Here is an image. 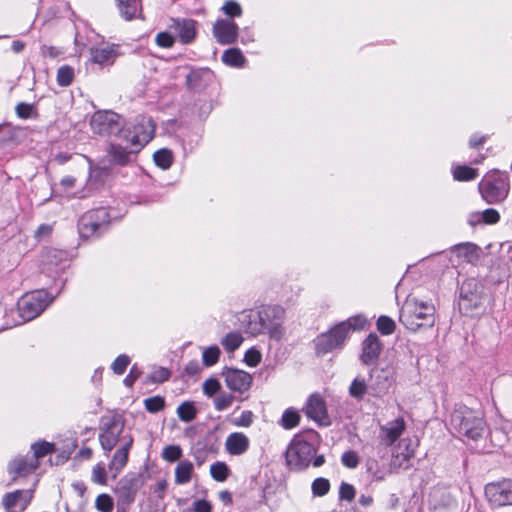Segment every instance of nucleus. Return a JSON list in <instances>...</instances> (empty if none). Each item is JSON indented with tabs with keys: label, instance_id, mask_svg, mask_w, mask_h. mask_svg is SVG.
<instances>
[{
	"label": "nucleus",
	"instance_id": "nucleus-47",
	"mask_svg": "<svg viewBox=\"0 0 512 512\" xmlns=\"http://www.w3.org/2000/svg\"><path fill=\"white\" fill-rule=\"evenodd\" d=\"M113 499L108 494H100L95 501V507L100 512H112Z\"/></svg>",
	"mask_w": 512,
	"mask_h": 512
},
{
	"label": "nucleus",
	"instance_id": "nucleus-22",
	"mask_svg": "<svg viewBox=\"0 0 512 512\" xmlns=\"http://www.w3.org/2000/svg\"><path fill=\"white\" fill-rule=\"evenodd\" d=\"M137 490V480L135 478H122L115 488L118 502L122 505H130L135 500Z\"/></svg>",
	"mask_w": 512,
	"mask_h": 512
},
{
	"label": "nucleus",
	"instance_id": "nucleus-28",
	"mask_svg": "<svg viewBox=\"0 0 512 512\" xmlns=\"http://www.w3.org/2000/svg\"><path fill=\"white\" fill-rule=\"evenodd\" d=\"M39 466V461L31 457H16L9 464V472L19 476L33 473Z\"/></svg>",
	"mask_w": 512,
	"mask_h": 512
},
{
	"label": "nucleus",
	"instance_id": "nucleus-9",
	"mask_svg": "<svg viewBox=\"0 0 512 512\" xmlns=\"http://www.w3.org/2000/svg\"><path fill=\"white\" fill-rule=\"evenodd\" d=\"M315 451L311 443L299 437H294L285 452L287 466L297 471L307 468Z\"/></svg>",
	"mask_w": 512,
	"mask_h": 512
},
{
	"label": "nucleus",
	"instance_id": "nucleus-30",
	"mask_svg": "<svg viewBox=\"0 0 512 512\" xmlns=\"http://www.w3.org/2000/svg\"><path fill=\"white\" fill-rule=\"evenodd\" d=\"M117 2L120 15L126 21L134 19L141 8V0H117Z\"/></svg>",
	"mask_w": 512,
	"mask_h": 512
},
{
	"label": "nucleus",
	"instance_id": "nucleus-26",
	"mask_svg": "<svg viewBox=\"0 0 512 512\" xmlns=\"http://www.w3.org/2000/svg\"><path fill=\"white\" fill-rule=\"evenodd\" d=\"M33 499V490H15L13 492L6 493L2 498V506L6 510H10L15 507L19 502H23L22 510L30 504Z\"/></svg>",
	"mask_w": 512,
	"mask_h": 512
},
{
	"label": "nucleus",
	"instance_id": "nucleus-54",
	"mask_svg": "<svg viewBox=\"0 0 512 512\" xmlns=\"http://www.w3.org/2000/svg\"><path fill=\"white\" fill-rule=\"evenodd\" d=\"M356 490L353 485L342 482L339 488V497L341 500L352 501L355 498Z\"/></svg>",
	"mask_w": 512,
	"mask_h": 512
},
{
	"label": "nucleus",
	"instance_id": "nucleus-45",
	"mask_svg": "<svg viewBox=\"0 0 512 512\" xmlns=\"http://www.w3.org/2000/svg\"><path fill=\"white\" fill-rule=\"evenodd\" d=\"M311 489L314 496L322 497L329 492L330 482L326 478H316L312 483Z\"/></svg>",
	"mask_w": 512,
	"mask_h": 512
},
{
	"label": "nucleus",
	"instance_id": "nucleus-24",
	"mask_svg": "<svg viewBox=\"0 0 512 512\" xmlns=\"http://www.w3.org/2000/svg\"><path fill=\"white\" fill-rule=\"evenodd\" d=\"M250 446L249 438L242 432L229 434L225 441V449L228 454L239 456L247 452Z\"/></svg>",
	"mask_w": 512,
	"mask_h": 512
},
{
	"label": "nucleus",
	"instance_id": "nucleus-15",
	"mask_svg": "<svg viewBox=\"0 0 512 512\" xmlns=\"http://www.w3.org/2000/svg\"><path fill=\"white\" fill-rule=\"evenodd\" d=\"M238 25L231 19H218L213 25V36L221 45L234 44L238 38Z\"/></svg>",
	"mask_w": 512,
	"mask_h": 512
},
{
	"label": "nucleus",
	"instance_id": "nucleus-16",
	"mask_svg": "<svg viewBox=\"0 0 512 512\" xmlns=\"http://www.w3.org/2000/svg\"><path fill=\"white\" fill-rule=\"evenodd\" d=\"M222 375L227 387L232 391L240 393L247 391L253 381L251 374L234 368H224Z\"/></svg>",
	"mask_w": 512,
	"mask_h": 512
},
{
	"label": "nucleus",
	"instance_id": "nucleus-20",
	"mask_svg": "<svg viewBox=\"0 0 512 512\" xmlns=\"http://www.w3.org/2000/svg\"><path fill=\"white\" fill-rule=\"evenodd\" d=\"M406 429L403 417H398L380 426L379 438L385 446L393 445Z\"/></svg>",
	"mask_w": 512,
	"mask_h": 512
},
{
	"label": "nucleus",
	"instance_id": "nucleus-38",
	"mask_svg": "<svg viewBox=\"0 0 512 512\" xmlns=\"http://www.w3.org/2000/svg\"><path fill=\"white\" fill-rule=\"evenodd\" d=\"M153 159L158 167L165 170L172 165L173 155L170 150L163 148L154 153Z\"/></svg>",
	"mask_w": 512,
	"mask_h": 512
},
{
	"label": "nucleus",
	"instance_id": "nucleus-51",
	"mask_svg": "<svg viewBox=\"0 0 512 512\" xmlns=\"http://www.w3.org/2000/svg\"><path fill=\"white\" fill-rule=\"evenodd\" d=\"M222 11L230 17H240L242 15L240 4L233 0L226 1L222 7Z\"/></svg>",
	"mask_w": 512,
	"mask_h": 512
},
{
	"label": "nucleus",
	"instance_id": "nucleus-31",
	"mask_svg": "<svg viewBox=\"0 0 512 512\" xmlns=\"http://www.w3.org/2000/svg\"><path fill=\"white\" fill-rule=\"evenodd\" d=\"M349 395L357 401H362L367 393H370L369 384L366 383L365 378L357 376L353 379L349 386Z\"/></svg>",
	"mask_w": 512,
	"mask_h": 512
},
{
	"label": "nucleus",
	"instance_id": "nucleus-4",
	"mask_svg": "<svg viewBox=\"0 0 512 512\" xmlns=\"http://www.w3.org/2000/svg\"><path fill=\"white\" fill-rule=\"evenodd\" d=\"M451 427L460 435L472 440L482 437L486 422L481 412L465 405H456L450 417Z\"/></svg>",
	"mask_w": 512,
	"mask_h": 512
},
{
	"label": "nucleus",
	"instance_id": "nucleus-62",
	"mask_svg": "<svg viewBox=\"0 0 512 512\" xmlns=\"http://www.w3.org/2000/svg\"><path fill=\"white\" fill-rule=\"evenodd\" d=\"M52 232V226L49 224H41L35 231V238L41 240L49 236Z\"/></svg>",
	"mask_w": 512,
	"mask_h": 512
},
{
	"label": "nucleus",
	"instance_id": "nucleus-35",
	"mask_svg": "<svg viewBox=\"0 0 512 512\" xmlns=\"http://www.w3.org/2000/svg\"><path fill=\"white\" fill-rule=\"evenodd\" d=\"M478 176V170L466 165L456 166L453 170V177L457 181H471Z\"/></svg>",
	"mask_w": 512,
	"mask_h": 512
},
{
	"label": "nucleus",
	"instance_id": "nucleus-32",
	"mask_svg": "<svg viewBox=\"0 0 512 512\" xmlns=\"http://www.w3.org/2000/svg\"><path fill=\"white\" fill-rule=\"evenodd\" d=\"M193 472V464L188 460H182L175 469V482L186 484L190 481Z\"/></svg>",
	"mask_w": 512,
	"mask_h": 512
},
{
	"label": "nucleus",
	"instance_id": "nucleus-43",
	"mask_svg": "<svg viewBox=\"0 0 512 512\" xmlns=\"http://www.w3.org/2000/svg\"><path fill=\"white\" fill-rule=\"evenodd\" d=\"M376 326L382 335H391L396 327L394 320L384 315L378 318Z\"/></svg>",
	"mask_w": 512,
	"mask_h": 512
},
{
	"label": "nucleus",
	"instance_id": "nucleus-57",
	"mask_svg": "<svg viewBox=\"0 0 512 512\" xmlns=\"http://www.w3.org/2000/svg\"><path fill=\"white\" fill-rule=\"evenodd\" d=\"M482 221L485 224H496L500 219V214L497 210L489 208L481 212Z\"/></svg>",
	"mask_w": 512,
	"mask_h": 512
},
{
	"label": "nucleus",
	"instance_id": "nucleus-19",
	"mask_svg": "<svg viewBox=\"0 0 512 512\" xmlns=\"http://www.w3.org/2000/svg\"><path fill=\"white\" fill-rule=\"evenodd\" d=\"M138 152L139 150L136 147L128 143L127 146L112 143L107 150L110 162L119 166H126L132 163Z\"/></svg>",
	"mask_w": 512,
	"mask_h": 512
},
{
	"label": "nucleus",
	"instance_id": "nucleus-18",
	"mask_svg": "<svg viewBox=\"0 0 512 512\" xmlns=\"http://www.w3.org/2000/svg\"><path fill=\"white\" fill-rule=\"evenodd\" d=\"M434 512H457V503L452 494L444 488H434L429 494Z\"/></svg>",
	"mask_w": 512,
	"mask_h": 512
},
{
	"label": "nucleus",
	"instance_id": "nucleus-8",
	"mask_svg": "<svg viewBox=\"0 0 512 512\" xmlns=\"http://www.w3.org/2000/svg\"><path fill=\"white\" fill-rule=\"evenodd\" d=\"M53 301L46 290H36L23 295L17 305L21 318L31 321L38 317Z\"/></svg>",
	"mask_w": 512,
	"mask_h": 512
},
{
	"label": "nucleus",
	"instance_id": "nucleus-60",
	"mask_svg": "<svg viewBox=\"0 0 512 512\" xmlns=\"http://www.w3.org/2000/svg\"><path fill=\"white\" fill-rule=\"evenodd\" d=\"M106 470L105 468L98 464L96 465L94 468H93V471H92V480L95 482V483H98V484H105L106 483Z\"/></svg>",
	"mask_w": 512,
	"mask_h": 512
},
{
	"label": "nucleus",
	"instance_id": "nucleus-34",
	"mask_svg": "<svg viewBox=\"0 0 512 512\" xmlns=\"http://www.w3.org/2000/svg\"><path fill=\"white\" fill-rule=\"evenodd\" d=\"M177 415L183 422H191L196 418L197 410L193 402L185 401L177 408Z\"/></svg>",
	"mask_w": 512,
	"mask_h": 512
},
{
	"label": "nucleus",
	"instance_id": "nucleus-39",
	"mask_svg": "<svg viewBox=\"0 0 512 512\" xmlns=\"http://www.w3.org/2000/svg\"><path fill=\"white\" fill-rule=\"evenodd\" d=\"M300 415L294 409H286L282 415L280 424L285 429H292L299 424Z\"/></svg>",
	"mask_w": 512,
	"mask_h": 512
},
{
	"label": "nucleus",
	"instance_id": "nucleus-52",
	"mask_svg": "<svg viewBox=\"0 0 512 512\" xmlns=\"http://www.w3.org/2000/svg\"><path fill=\"white\" fill-rule=\"evenodd\" d=\"M234 397L231 394H221L214 399V406L217 411H223L230 407Z\"/></svg>",
	"mask_w": 512,
	"mask_h": 512
},
{
	"label": "nucleus",
	"instance_id": "nucleus-50",
	"mask_svg": "<svg viewBox=\"0 0 512 512\" xmlns=\"http://www.w3.org/2000/svg\"><path fill=\"white\" fill-rule=\"evenodd\" d=\"M170 378V371L164 367L156 368L148 377L151 383H163Z\"/></svg>",
	"mask_w": 512,
	"mask_h": 512
},
{
	"label": "nucleus",
	"instance_id": "nucleus-13",
	"mask_svg": "<svg viewBox=\"0 0 512 512\" xmlns=\"http://www.w3.org/2000/svg\"><path fill=\"white\" fill-rule=\"evenodd\" d=\"M485 496L492 506L512 505V480L488 483L485 486Z\"/></svg>",
	"mask_w": 512,
	"mask_h": 512
},
{
	"label": "nucleus",
	"instance_id": "nucleus-10",
	"mask_svg": "<svg viewBox=\"0 0 512 512\" xmlns=\"http://www.w3.org/2000/svg\"><path fill=\"white\" fill-rule=\"evenodd\" d=\"M90 126L95 134L101 136H117L122 139L124 123L122 118L112 111H97L90 120Z\"/></svg>",
	"mask_w": 512,
	"mask_h": 512
},
{
	"label": "nucleus",
	"instance_id": "nucleus-55",
	"mask_svg": "<svg viewBox=\"0 0 512 512\" xmlns=\"http://www.w3.org/2000/svg\"><path fill=\"white\" fill-rule=\"evenodd\" d=\"M155 42L162 48H170L173 46L175 40L171 34L167 32H160L156 35Z\"/></svg>",
	"mask_w": 512,
	"mask_h": 512
},
{
	"label": "nucleus",
	"instance_id": "nucleus-42",
	"mask_svg": "<svg viewBox=\"0 0 512 512\" xmlns=\"http://www.w3.org/2000/svg\"><path fill=\"white\" fill-rule=\"evenodd\" d=\"M220 353V349L216 345L206 348L202 354L203 364L207 367L213 366L218 362Z\"/></svg>",
	"mask_w": 512,
	"mask_h": 512
},
{
	"label": "nucleus",
	"instance_id": "nucleus-2",
	"mask_svg": "<svg viewBox=\"0 0 512 512\" xmlns=\"http://www.w3.org/2000/svg\"><path fill=\"white\" fill-rule=\"evenodd\" d=\"M399 320L411 331L432 327L435 323V308L432 304L409 295L401 307Z\"/></svg>",
	"mask_w": 512,
	"mask_h": 512
},
{
	"label": "nucleus",
	"instance_id": "nucleus-23",
	"mask_svg": "<svg viewBox=\"0 0 512 512\" xmlns=\"http://www.w3.org/2000/svg\"><path fill=\"white\" fill-rule=\"evenodd\" d=\"M133 441V436H125L123 438V445H121L114 453L109 463V469L115 472L114 477H116V475L126 466Z\"/></svg>",
	"mask_w": 512,
	"mask_h": 512
},
{
	"label": "nucleus",
	"instance_id": "nucleus-27",
	"mask_svg": "<svg viewBox=\"0 0 512 512\" xmlns=\"http://www.w3.org/2000/svg\"><path fill=\"white\" fill-rule=\"evenodd\" d=\"M451 251L461 262L474 264L479 260V247L472 242L456 244Z\"/></svg>",
	"mask_w": 512,
	"mask_h": 512
},
{
	"label": "nucleus",
	"instance_id": "nucleus-44",
	"mask_svg": "<svg viewBox=\"0 0 512 512\" xmlns=\"http://www.w3.org/2000/svg\"><path fill=\"white\" fill-rule=\"evenodd\" d=\"M16 115L21 119L33 118L37 115V110L33 104L20 102L15 107Z\"/></svg>",
	"mask_w": 512,
	"mask_h": 512
},
{
	"label": "nucleus",
	"instance_id": "nucleus-1",
	"mask_svg": "<svg viewBox=\"0 0 512 512\" xmlns=\"http://www.w3.org/2000/svg\"><path fill=\"white\" fill-rule=\"evenodd\" d=\"M285 310L279 305L264 306L260 310L245 315V332L251 336L267 334L274 341H281L285 335L283 326Z\"/></svg>",
	"mask_w": 512,
	"mask_h": 512
},
{
	"label": "nucleus",
	"instance_id": "nucleus-11",
	"mask_svg": "<svg viewBox=\"0 0 512 512\" xmlns=\"http://www.w3.org/2000/svg\"><path fill=\"white\" fill-rule=\"evenodd\" d=\"M154 133L155 124L152 119L150 117L141 116L136 118L133 130L124 127L122 139L140 151L153 139Z\"/></svg>",
	"mask_w": 512,
	"mask_h": 512
},
{
	"label": "nucleus",
	"instance_id": "nucleus-17",
	"mask_svg": "<svg viewBox=\"0 0 512 512\" xmlns=\"http://www.w3.org/2000/svg\"><path fill=\"white\" fill-rule=\"evenodd\" d=\"M305 414L308 418L313 419L320 425L327 426L330 424L326 404L320 394H312L306 403Z\"/></svg>",
	"mask_w": 512,
	"mask_h": 512
},
{
	"label": "nucleus",
	"instance_id": "nucleus-53",
	"mask_svg": "<svg viewBox=\"0 0 512 512\" xmlns=\"http://www.w3.org/2000/svg\"><path fill=\"white\" fill-rule=\"evenodd\" d=\"M261 358V353L255 348L248 349L244 355V361L250 367H256L261 362Z\"/></svg>",
	"mask_w": 512,
	"mask_h": 512
},
{
	"label": "nucleus",
	"instance_id": "nucleus-58",
	"mask_svg": "<svg viewBox=\"0 0 512 512\" xmlns=\"http://www.w3.org/2000/svg\"><path fill=\"white\" fill-rule=\"evenodd\" d=\"M219 390L220 383L214 378L207 379L203 384V392L208 396L216 394Z\"/></svg>",
	"mask_w": 512,
	"mask_h": 512
},
{
	"label": "nucleus",
	"instance_id": "nucleus-12",
	"mask_svg": "<svg viewBox=\"0 0 512 512\" xmlns=\"http://www.w3.org/2000/svg\"><path fill=\"white\" fill-rule=\"evenodd\" d=\"M109 221V214L103 207L84 213L78 221L80 236L89 238L101 234Z\"/></svg>",
	"mask_w": 512,
	"mask_h": 512
},
{
	"label": "nucleus",
	"instance_id": "nucleus-59",
	"mask_svg": "<svg viewBox=\"0 0 512 512\" xmlns=\"http://www.w3.org/2000/svg\"><path fill=\"white\" fill-rule=\"evenodd\" d=\"M253 422V413L251 411H243L241 415L234 420V425L238 427H249Z\"/></svg>",
	"mask_w": 512,
	"mask_h": 512
},
{
	"label": "nucleus",
	"instance_id": "nucleus-64",
	"mask_svg": "<svg viewBox=\"0 0 512 512\" xmlns=\"http://www.w3.org/2000/svg\"><path fill=\"white\" fill-rule=\"evenodd\" d=\"M467 221L471 226H476L477 224L483 222L481 212L470 213Z\"/></svg>",
	"mask_w": 512,
	"mask_h": 512
},
{
	"label": "nucleus",
	"instance_id": "nucleus-41",
	"mask_svg": "<svg viewBox=\"0 0 512 512\" xmlns=\"http://www.w3.org/2000/svg\"><path fill=\"white\" fill-rule=\"evenodd\" d=\"M74 78V70L70 66H62L57 71V83L62 87L69 86Z\"/></svg>",
	"mask_w": 512,
	"mask_h": 512
},
{
	"label": "nucleus",
	"instance_id": "nucleus-46",
	"mask_svg": "<svg viewBox=\"0 0 512 512\" xmlns=\"http://www.w3.org/2000/svg\"><path fill=\"white\" fill-rule=\"evenodd\" d=\"M145 408L150 413H157L164 409L165 400L161 396H153L144 400Z\"/></svg>",
	"mask_w": 512,
	"mask_h": 512
},
{
	"label": "nucleus",
	"instance_id": "nucleus-37",
	"mask_svg": "<svg viewBox=\"0 0 512 512\" xmlns=\"http://www.w3.org/2000/svg\"><path fill=\"white\" fill-rule=\"evenodd\" d=\"M242 342L243 337L238 332H230L227 335H225L221 340V344L228 352H233L236 349H238Z\"/></svg>",
	"mask_w": 512,
	"mask_h": 512
},
{
	"label": "nucleus",
	"instance_id": "nucleus-6",
	"mask_svg": "<svg viewBox=\"0 0 512 512\" xmlns=\"http://www.w3.org/2000/svg\"><path fill=\"white\" fill-rule=\"evenodd\" d=\"M479 192L488 204L504 201L510 190V179L507 172L489 171L478 184Z\"/></svg>",
	"mask_w": 512,
	"mask_h": 512
},
{
	"label": "nucleus",
	"instance_id": "nucleus-48",
	"mask_svg": "<svg viewBox=\"0 0 512 512\" xmlns=\"http://www.w3.org/2000/svg\"><path fill=\"white\" fill-rule=\"evenodd\" d=\"M182 456V449L178 445H168L163 449L162 457L168 462L178 461Z\"/></svg>",
	"mask_w": 512,
	"mask_h": 512
},
{
	"label": "nucleus",
	"instance_id": "nucleus-40",
	"mask_svg": "<svg viewBox=\"0 0 512 512\" xmlns=\"http://www.w3.org/2000/svg\"><path fill=\"white\" fill-rule=\"evenodd\" d=\"M229 472V468L224 462H215L210 467L211 477L218 482L225 481L229 476Z\"/></svg>",
	"mask_w": 512,
	"mask_h": 512
},
{
	"label": "nucleus",
	"instance_id": "nucleus-5",
	"mask_svg": "<svg viewBox=\"0 0 512 512\" xmlns=\"http://www.w3.org/2000/svg\"><path fill=\"white\" fill-rule=\"evenodd\" d=\"M99 430L98 439L106 456L118 443L120 446L123 445V438L125 436H132L130 433H125V420L118 413L102 416Z\"/></svg>",
	"mask_w": 512,
	"mask_h": 512
},
{
	"label": "nucleus",
	"instance_id": "nucleus-63",
	"mask_svg": "<svg viewBox=\"0 0 512 512\" xmlns=\"http://www.w3.org/2000/svg\"><path fill=\"white\" fill-rule=\"evenodd\" d=\"M212 506L206 500H196L194 502V512H211Z\"/></svg>",
	"mask_w": 512,
	"mask_h": 512
},
{
	"label": "nucleus",
	"instance_id": "nucleus-56",
	"mask_svg": "<svg viewBox=\"0 0 512 512\" xmlns=\"http://www.w3.org/2000/svg\"><path fill=\"white\" fill-rule=\"evenodd\" d=\"M342 464L348 468H356L359 463V458L356 452L346 451L341 457Z\"/></svg>",
	"mask_w": 512,
	"mask_h": 512
},
{
	"label": "nucleus",
	"instance_id": "nucleus-7",
	"mask_svg": "<svg viewBox=\"0 0 512 512\" xmlns=\"http://www.w3.org/2000/svg\"><path fill=\"white\" fill-rule=\"evenodd\" d=\"M484 302L482 284L474 278L465 280L460 288L459 309L467 316H476L480 313Z\"/></svg>",
	"mask_w": 512,
	"mask_h": 512
},
{
	"label": "nucleus",
	"instance_id": "nucleus-36",
	"mask_svg": "<svg viewBox=\"0 0 512 512\" xmlns=\"http://www.w3.org/2000/svg\"><path fill=\"white\" fill-rule=\"evenodd\" d=\"M31 449L33 451V456L31 458L38 461L40 458L53 453L55 451V445L50 442L41 441L32 444Z\"/></svg>",
	"mask_w": 512,
	"mask_h": 512
},
{
	"label": "nucleus",
	"instance_id": "nucleus-14",
	"mask_svg": "<svg viewBox=\"0 0 512 512\" xmlns=\"http://www.w3.org/2000/svg\"><path fill=\"white\" fill-rule=\"evenodd\" d=\"M370 394L381 397L386 394L393 383V373L389 368H373L370 371Z\"/></svg>",
	"mask_w": 512,
	"mask_h": 512
},
{
	"label": "nucleus",
	"instance_id": "nucleus-29",
	"mask_svg": "<svg viewBox=\"0 0 512 512\" xmlns=\"http://www.w3.org/2000/svg\"><path fill=\"white\" fill-rule=\"evenodd\" d=\"M196 22L191 19L177 20L174 28L183 44H188L193 41L196 35L195 29Z\"/></svg>",
	"mask_w": 512,
	"mask_h": 512
},
{
	"label": "nucleus",
	"instance_id": "nucleus-3",
	"mask_svg": "<svg viewBox=\"0 0 512 512\" xmlns=\"http://www.w3.org/2000/svg\"><path fill=\"white\" fill-rule=\"evenodd\" d=\"M365 324L366 319L357 315L337 324L329 332L321 334L314 340L317 355H324L334 349L341 348L350 330H360Z\"/></svg>",
	"mask_w": 512,
	"mask_h": 512
},
{
	"label": "nucleus",
	"instance_id": "nucleus-21",
	"mask_svg": "<svg viewBox=\"0 0 512 512\" xmlns=\"http://www.w3.org/2000/svg\"><path fill=\"white\" fill-rule=\"evenodd\" d=\"M118 56V46L115 44L90 48V60L98 65H112Z\"/></svg>",
	"mask_w": 512,
	"mask_h": 512
},
{
	"label": "nucleus",
	"instance_id": "nucleus-61",
	"mask_svg": "<svg viewBox=\"0 0 512 512\" xmlns=\"http://www.w3.org/2000/svg\"><path fill=\"white\" fill-rule=\"evenodd\" d=\"M140 375L141 371L138 369L136 365H133L129 374L123 380L124 385L127 387H132Z\"/></svg>",
	"mask_w": 512,
	"mask_h": 512
},
{
	"label": "nucleus",
	"instance_id": "nucleus-25",
	"mask_svg": "<svg viewBox=\"0 0 512 512\" xmlns=\"http://www.w3.org/2000/svg\"><path fill=\"white\" fill-rule=\"evenodd\" d=\"M381 343L379 337L371 333L362 343L361 361L368 365L374 362L380 355Z\"/></svg>",
	"mask_w": 512,
	"mask_h": 512
},
{
	"label": "nucleus",
	"instance_id": "nucleus-49",
	"mask_svg": "<svg viewBox=\"0 0 512 512\" xmlns=\"http://www.w3.org/2000/svg\"><path fill=\"white\" fill-rule=\"evenodd\" d=\"M129 364L130 357L126 354H121L113 361L111 369L116 375H122Z\"/></svg>",
	"mask_w": 512,
	"mask_h": 512
},
{
	"label": "nucleus",
	"instance_id": "nucleus-33",
	"mask_svg": "<svg viewBox=\"0 0 512 512\" xmlns=\"http://www.w3.org/2000/svg\"><path fill=\"white\" fill-rule=\"evenodd\" d=\"M222 61L229 66L241 67L245 62V58L239 49L230 48L222 54Z\"/></svg>",
	"mask_w": 512,
	"mask_h": 512
}]
</instances>
